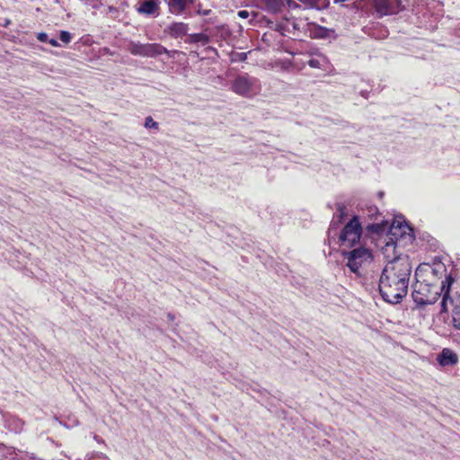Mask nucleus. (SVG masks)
Instances as JSON below:
<instances>
[{
    "label": "nucleus",
    "instance_id": "obj_20",
    "mask_svg": "<svg viewBox=\"0 0 460 460\" xmlns=\"http://www.w3.org/2000/svg\"><path fill=\"white\" fill-rule=\"evenodd\" d=\"M308 65L313 68H320L322 64L319 59H311L308 62Z\"/></svg>",
    "mask_w": 460,
    "mask_h": 460
},
{
    "label": "nucleus",
    "instance_id": "obj_3",
    "mask_svg": "<svg viewBox=\"0 0 460 460\" xmlns=\"http://www.w3.org/2000/svg\"><path fill=\"white\" fill-rule=\"evenodd\" d=\"M440 288L426 283L417 284L414 288L412 297L420 305H432L440 297Z\"/></svg>",
    "mask_w": 460,
    "mask_h": 460
},
{
    "label": "nucleus",
    "instance_id": "obj_14",
    "mask_svg": "<svg viewBox=\"0 0 460 460\" xmlns=\"http://www.w3.org/2000/svg\"><path fill=\"white\" fill-rule=\"evenodd\" d=\"M305 4L307 8L321 10L329 6V0H298Z\"/></svg>",
    "mask_w": 460,
    "mask_h": 460
},
{
    "label": "nucleus",
    "instance_id": "obj_18",
    "mask_svg": "<svg viewBox=\"0 0 460 460\" xmlns=\"http://www.w3.org/2000/svg\"><path fill=\"white\" fill-rule=\"evenodd\" d=\"M60 40L64 43H69L71 41V34L66 31H61L59 35Z\"/></svg>",
    "mask_w": 460,
    "mask_h": 460
},
{
    "label": "nucleus",
    "instance_id": "obj_4",
    "mask_svg": "<svg viewBox=\"0 0 460 460\" xmlns=\"http://www.w3.org/2000/svg\"><path fill=\"white\" fill-rule=\"evenodd\" d=\"M362 234V226L358 217L354 216L342 228L340 234V243L341 246L352 247L358 243Z\"/></svg>",
    "mask_w": 460,
    "mask_h": 460
},
{
    "label": "nucleus",
    "instance_id": "obj_11",
    "mask_svg": "<svg viewBox=\"0 0 460 460\" xmlns=\"http://www.w3.org/2000/svg\"><path fill=\"white\" fill-rule=\"evenodd\" d=\"M261 7L268 13H278L285 7V0H258Z\"/></svg>",
    "mask_w": 460,
    "mask_h": 460
},
{
    "label": "nucleus",
    "instance_id": "obj_26",
    "mask_svg": "<svg viewBox=\"0 0 460 460\" xmlns=\"http://www.w3.org/2000/svg\"><path fill=\"white\" fill-rule=\"evenodd\" d=\"M49 43L51 46H53V47H58V46H59V44H58V40H55V39L49 40Z\"/></svg>",
    "mask_w": 460,
    "mask_h": 460
},
{
    "label": "nucleus",
    "instance_id": "obj_21",
    "mask_svg": "<svg viewBox=\"0 0 460 460\" xmlns=\"http://www.w3.org/2000/svg\"><path fill=\"white\" fill-rule=\"evenodd\" d=\"M37 39L40 41V42H49V36L47 33L45 32H40L38 33L37 35Z\"/></svg>",
    "mask_w": 460,
    "mask_h": 460
},
{
    "label": "nucleus",
    "instance_id": "obj_6",
    "mask_svg": "<svg viewBox=\"0 0 460 460\" xmlns=\"http://www.w3.org/2000/svg\"><path fill=\"white\" fill-rule=\"evenodd\" d=\"M133 55L146 58H155L162 54H169V50L157 43H132L129 49Z\"/></svg>",
    "mask_w": 460,
    "mask_h": 460
},
{
    "label": "nucleus",
    "instance_id": "obj_13",
    "mask_svg": "<svg viewBox=\"0 0 460 460\" xmlns=\"http://www.w3.org/2000/svg\"><path fill=\"white\" fill-rule=\"evenodd\" d=\"M193 3L194 0H169V11L173 14L180 15L186 10L188 4Z\"/></svg>",
    "mask_w": 460,
    "mask_h": 460
},
{
    "label": "nucleus",
    "instance_id": "obj_9",
    "mask_svg": "<svg viewBox=\"0 0 460 460\" xmlns=\"http://www.w3.org/2000/svg\"><path fill=\"white\" fill-rule=\"evenodd\" d=\"M437 360L441 367H452L457 364L458 356L448 348H444L438 355Z\"/></svg>",
    "mask_w": 460,
    "mask_h": 460
},
{
    "label": "nucleus",
    "instance_id": "obj_24",
    "mask_svg": "<svg viewBox=\"0 0 460 460\" xmlns=\"http://www.w3.org/2000/svg\"><path fill=\"white\" fill-rule=\"evenodd\" d=\"M238 17L241 19H247L250 15L249 12L246 10H241L237 13Z\"/></svg>",
    "mask_w": 460,
    "mask_h": 460
},
{
    "label": "nucleus",
    "instance_id": "obj_2",
    "mask_svg": "<svg viewBox=\"0 0 460 460\" xmlns=\"http://www.w3.org/2000/svg\"><path fill=\"white\" fill-rule=\"evenodd\" d=\"M230 89L239 96L252 98L260 93L261 85L258 78L243 73L234 77Z\"/></svg>",
    "mask_w": 460,
    "mask_h": 460
},
{
    "label": "nucleus",
    "instance_id": "obj_22",
    "mask_svg": "<svg viewBox=\"0 0 460 460\" xmlns=\"http://www.w3.org/2000/svg\"><path fill=\"white\" fill-rule=\"evenodd\" d=\"M381 229V226L378 224H372L367 226V230L371 232L378 233Z\"/></svg>",
    "mask_w": 460,
    "mask_h": 460
},
{
    "label": "nucleus",
    "instance_id": "obj_16",
    "mask_svg": "<svg viewBox=\"0 0 460 460\" xmlns=\"http://www.w3.org/2000/svg\"><path fill=\"white\" fill-rule=\"evenodd\" d=\"M452 323L455 328L460 330V307H456L452 314Z\"/></svg>",
    "mask_w": 460,
    "mask_h": 460
},
{
    "label": "nucleus",
    "instance_id": "obj_12",
    "mask_svg": "<svg viewBox=\"0 0 460 460\" xmlns=\"http://www.w3.org/2000/svg\"><path fill=\"white\" fill-rule=\"evenodd\" d=\"M188 31L189 25L187 23L175 22L167 26L164 32L168 33L172 38H178L186 35Z\"/></svg>",
    "mask_w": 460,
    "mask_h": 460
},
{
    "label": "nucleus",
    "instance_id": "obj_17",
    "mask_svg": "<svg viewBox=\"0 0 460 460\" xmlns=\"http://www.w3.org/2000/svg\"><path fill=\"white\" fill-rule=\"evenodd\" d=\"M145 127L146 128H154L155 130H158L159 127H158V123L155 122L152 117H146V119H145Z\"/></svg>",
    "mask_w": 460,
    "mask_h": 460
},
{
    "label": "nucleus",
    "instance_id": "obj_25",
    "mask_svg": "<svg viewBox=\"0 0 460 460\" xmlns=\"http://www.w3.org/2000/svg\"><path fill=\"white\" fill-rule=\"evenodd\" d=\"M288 5L289 8L297 7V4L294 0H285V6Z\"/></svg>",
    "mask_w": 460,
    "mask_h": 460
},
{
    "label": "nucleus",
    "instance_id": "obj_1",
    "mask_svg": "<svg viewBox=\"0 0 460 460\" xmlns=\"http://www.w3.org/2000/svg\"><path fill=\"white\" fill-rule=\"evenodd\" d=\"M411 265L407 256L388 261L379 279V291L385 301L398 304L408 293Z\"/></svg>",
    "mask_w": 460,
    "mask_h": 460
},
{
    "label": "nucleus",
    "instance_id": "obj_5",
    "mask_svg": "<svg viewBox=\"0 0 460 460\" xmlns=\"http://www.w3.org/2000/svg\"><path fill=\"white\" fill-rule=\"evenodd\" d=\"M343 255L348 260L347 266L354 273H358L359 268L369 264L373 260L370 250L364 247L354 249L351 252H343Z\"/></svg>",
    "mask_w": 460,
    "mask_h": 460
},
{
    "label": "nucleus",
    "instance_id": "obj_15",
    "mask_svg": "<svg viewBox=\"0 0 460 460\" xmlns=\"http://www.w3.org/2000/svg\"><path fill=\"white\" fill-rule=\"evenodd\" d=\"M188 43H198L200 42L202 45H206L209 42V37L204 33H193L188 36L186 40Z\"/></svg>",
    "mask_w": 460,
    "mask_h": 460
},
{
    "label": "nucleus",
    "instance_id": "obj_8",
    "mask_svg": "<svg viewBox=\"0 0 460 460\" xmlns=\"http://www.w3.org/2000/svg\"><path fill=\"white\" fill-rule=\"evenodd\" d=\"M454 282V279L451 276H447L445 280L442 281L440 291L442 296V300L440 302L441 313H446L448 311V305L453 304V300L449 296L450 287Z\"/></svg>",
    "mask_w": 460,
    "mask_h": 460
},
{
    "label": "nucleus",
    "instance_id": "obj_23",
    "mask_svg": "<svg viewBox=\"0 0 460 460\" xmlns=\"http://www.w3.org/2000/svg\"><path fill=\"white\" fill-rule=\"evenodd\" d=\"M211 10L210 9H202L200 6L198 7L196 13L199 14V15H208L210 13Z\"/></svg>",
    "mask_w": 460,
    "mask_h": 460
},
{
    "label": "nucleus",
    "instance_id": "obj_7",
    "mask_svg": "<svg viewBox=\"0 0 460 460\" xmlns=\"http://www.w3.org/2000/svg\"><path fill=\"white\" fill-rule=\"evenodd\" d=\"M371 2L373 3L376 12L380 17L391 15L405 9L402 0H395V4H394L390 0H371Z\"/></svg>",
    "mask_w": 460,
    "mask_h": 460
},
{
    "label": "nucleus",
    "instance_id": "obj_19",
    "mask_svg": "<svg viewBox=\"0 0 460 460\" xmlns=\"http://www.w3.org/2000/svg\"><path fill=\"white\" fill-rule=\"evenodd\" d=\"M395 243L394 242L392 237H389V240L386 241L385 246L383 248L385 250V253H387L389 250H394L395 248Z\"/></svg>",
    "mask_w": 460,
    "mask_h": 460
},
{
    "label": "nucleus",
    "instance_id": "obj_27",
    "mask_svg": "<svg viewBox=\"0 0 460 460\" xmlns=\"http://www.w3.org/2000/svg\"><path fill=\"white\" fill-rule=\"evenodd\" d=\"M395 229H396V228H395V226H394V224H393V226H392V229H391V231L393 232V233H392V234H393V235H396V234H397L395 232H394V231H395Z\"/></svg>",
    "mask_w": 460,
    "mask_h": 460
},
{
    "label": "nucleus",
    "instance_id": "obj_10",
    "mask_svg": "<svg viewBox=\"0 0 460 460\" xmlns=\"http://www.w3.org/2000/svg\"><path fill=\"white\" fill-rule=\"evenodd\" d=\"M137 11L140 14L158 16L159 4L154 0H145L138 4Z\"/></svg>",
    "mask_w": 460,
    "mask_h": 460
}]
</instances>
